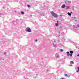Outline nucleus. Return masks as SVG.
Listing matches in <instances>:
<instances>
[{"label": "nucleus", "instance_id": "1", "mask_svg": "<svg viewBox=\"0 0 79 79\" xmlns=\"http://www.w3.org/2000/svg\"><path fill=\"white\" fill-rule=\"evenodd\" d=\"M51 13L52 15L54 17L56 18H57L58 16V15H57V14H56L54 13V11H52L51 12Z\"/></svg>", "mask_w": 79, "mask_h": 79}, {"label": "nucleus", "instance_id": "2", "mask_svg": "<svg viewBox=\"0 0 79 79\" xmlns=\"http://www.w3.org/2000/svg\"><path fill=\"white\" fill-rule=\"evenodd\" d=\"M25 31L28 32H32L31 29V28H29V27H27L25 29Z\"/></svg>", "mask_w": 79, "mask_h": 79}, {"label": "nucleus", "instance_id": "3", "mask_svg": "<svg viewBox=\"0 0 79 79\" xmlns=\"http://www.w3.org/2000/svg\"><path fill=\"white\" fill-rule=\"evenodd\" d=\"M55 56L56 58H60V56L59 55V54L58 53H56V54Z\"/></svg>", "mask_w": 79, "mask_h": 79}, {"label": "nucleus", "instance_id": "4", "mask_svg": "<svg viewBox=\"0 0 79 79\" xmlns=\"http://www.w3.org/2000/svg\"><path fill=\"white\" fill-rule=\"evenodd\" d=\"M66 7V5L65 4H63L62 6H61L62 8H64Z\"/></svg>", "mask_w": 79, "mask_h": 79}, {"label": "nucleus", "instance_id": "5", "mask_svg": "<svg viewBox=\"0 0 79 79\" xmlns=\"http://www.w3.org/2000/svg\"><path fill=\"white\" fill-rule=\"evenodd\" d=\"M19 15H20L21 14H22V15H24V12L23 11H21V13H19Z\"/></svg>", "mask_w": 79, "mask_h": 79}, {"label": "nucleus", "instance_id": "6", "mask_svg": "<svg viewBox=\"0 0 79 79\" xmlns=\"http://www.w3.org/2000/svg\"><path fill=\"white\" fill-rule=\"evenodd\" d=\"M57 23H55V26H58V24H59V23H58V21H57Z\"/></svg>", "mask_w": 79, "mask_h": 79}, {"label": "nucleus", "instance_id": "7", "mask_svg": "<svg viewBox=\"0 0 79 79\" xmlns=\"http://www.w3.org/2000/svg\"><path fill=\"white\" fill-rule=\"evenodd\" d=\"M70 55H71V54L72 55V54H73V53H74V51H70Z\"/></svg>", "mask_w": 79, "mask_h": 79}, {"label": "nucleus", "instance_id": "8", "mask_svg": "<svg viewBox=\"0 0 79 79\" xmlns=\"http://www.w3.org/2000/svg\"><path fill=\"white\" fill-rule=\"evenodd\" d=\"M67 56H73V55L72 54H67Z\"/></svg>", "mask_w": 79, "mask_h": 79}, {"label": "nucleus", "instance_id": "9", "mask_svg": "<svg viewBox=\"0 0 79 79\" xmlns=\"http://www.w3.org/2000/svg\"><path fill=\"white\" fill-rule=\"evenodd\" d=\"M66 9H69L70 8V7H69V6H66Z\"/></svg>", "mask_w": 79, "mask_h": 79}, {"label": "nucleus", "instance_id": "10", "mask_svg": "<svg viewBox=\"0 0 79 79\" xmlns=\"http://www.w3.org/2000/svg\"><path fill=\"white\" fill-rule=\"evenodd\" d=\"M65 76H66V77H69V76L67 74H64Z\"/></svg>", "mask_w": 79, "mask_h": 79}, {"label": "nucleus", "instance_id": "11", "mask_svg": "<svg viewBox=\"0 0 79 79\" xmlns=\"http://www.w3.org/2000/svg\"><path fill=\"white\" fill-rule=\"evenodd\" d=\"M70 64H74V62L73 61H70Z\"/></svg>", "mask_w": 79, "mask_h": 79}, {"label": "nucleus", "instance_id": "12", "mask_svg": "<svg viewBox=\"0 0 79 79\" xmlns=\"http://www.w3.org/2000/svg\"><path fill=\"white\" fill-rule=\"evenodd\" d=\"M67 14L69 15V16H71V14L69 12H68Z\"/></svg>", "mask_w": 79, "mask_h": 79}, {"label": "nucleus", "instance_id": "13", "mask_svg": "<svg viewBox=\"0 0 79 79\" xmlns=\"http://www.w3.org/2000/svg\"><path fill=\"white\" fill-rule=\"evenodd\" d=\"M77 69L78 70H77V73H78V72H79V67H77Z\"/></svg>", "mask_w": 79, "mask_h": 79}, {"label": "nucleus", "instance_id": "14", "mask_svg": "<svg viewBox=\"0 0 79 79\" xmlns=\"http://www.w3.org/2000/svg\"><path fill=\"white\" fill-rule=\"evenodd\" d=\"M6 52H4V55H6Z\"/></svg>", "mask_w": 79, "mask_h": 79}, {"label": "nucleus", "instance_id": "15", "mask_svg": "<svg viewBox=\"0 0 79 79\" xmlns=\"http://www.w3.org/2000/svg\"><path fill=\"white\" fill-rule=\"evenodd\" d=\"M27 6L28 8H30V7H31V6H30V5H27Z\"/></svg>", "mask_w": 79, "mask_h": 79}, {"label": "nucleus", "instance_id": "16", "mask_svg": "<svg viewBox=\"0 0 79 79\" xmlns=\"http://www.w3.org/2000/svg\"><path fill=\"white\" fill-rule=\"evenodd\" d=\"M77 27H76L75 26H73V27H74V28H75V27H76V28H77Z\"/></svg>", "mask_w": 79, "mask_h": 79}, {"label": "nucleus", "instance_id": "17", "mask_svg": "<svg viewBox=\"0 0 79 79\" xmlns=\"http://www.w3.org/2000/svg\"><path fill=\"white\" fill-rule=\"evenodd\" d=\"M53 45L54 46V47H56V44H54V43H53Z\"/></svg>", "mask_w": 79, "mask_h": 79}, {"label": "nucleus", "instance_id": "18", "mask_svg": "<svg viewBox=\"0 0 79 79\" xmlns=\"http://www.w3.org/2000/svg\"><path fill=\"white\" fill-rule=\"evenodd\" d=\"M63 50H64L63 49H60V52H61L63 51Z\"/></svg>", "mask_w": 79, "mask_h": 79}, {"label": "nucleus", "instance_id": "19", "mask_svg": "<svg viewBox=\"0 0 79 79\" xmlns=\"http://www.w3.org/2000/svg\"><path fill=\"white\" fill-rule=\"evenodd\" d=\"M2 15H3V14H0V17H1V16H2Z\"/></svg>", "mask_w": 79, "mask_h": 79}, {"label": "nucleus", "instance_id": "20", "mask_svg": "<svg viewBox=\"0 0 79 79\" xmlns=\"http://www.w3.org/2000/svg\"><path fill=\"white\" fill-rule=\"evenodd\" d=\"M66 53H67V54H69V52H67Z\"/></svg>", "mask_w": 79, "mask_h": 79}, {"label": "nucleus", "instance_id": "21", "mask_svg": "<svg viewBox=\"0 0 79 79\" xmlns=\"http://www.w3.org/2000/svg\"><path fill=\"white\" fill-rule=\"evenodd\" d=\"M60 79H65L64 78H61Z\"/></svg>", "mask_w": 79, "mask_h": 79}, {"label": "nucleus", "instance_id": "22", "mask_svg": "<svg viewBox=\"0 0 79 79\" xmlns=\"http://www.w3.org/2000/svg\"><path fill=\"white\" fill-rule=\"evenodd\" d=\"M60 29H62L63 28H62V27H61V26H60Z\"/></svg>", "mask_w": 79, "mask_h": 79}, {"label": "nucleus", "instance_id": "23", "mask_svg": "<svg viewBox=\"0 0 79 79\" xmlns=\"http://www.w3.org/2000/svg\"><path fill=\"white\" fill-rule=\"evenodd\" d=\"M37 40L36 39L35 40V42H37Z\"/></svg>", "mask_w": 79, "mask_h": 79}, {"label": "nucleus", "instance_id": "24", "mask_svg": "<svg viewBox=\"0 0 79 79\" xmlns=\"http://www.w3.org/2000/svg\"><path fill=\"white\" fill-rule=\"evenodd\" d=\"M69 66H72V64H71V65H69Z\"/></svg>", "mask_w": 79, "mask_h": 79}, {"label": "nucleus", "instance_id": "25", "mask_svg": "<svg viewBox=\"0 0 79 79\" xmlns=\"http://www.w3.org/2000/svg\"><path fill=\"white\" fill-rule=\"evenodd\" d=\"M77 56H79V54H78L77 55Z\"/></svg>", "mask_w": 79, "mask_h": 79}, {"label": "nucleus", "instance_id": "26", "mask_svg": "<svg viewBox=\"0 0 79 79\" xmlns=\"http://www.w3.org/2000/svg\"><path fill=\"white\" fill-rule=\"evenodd\" d=\"M68 3H71V2H69V1L68 2Z\"/></svg>", "mask_w": 79, "mask_h": 79}, {"label": "nucleus", "instance_id": "27", "mask_svg": "<svg viewBox=\"0 0 79 79\" xmlns=\"http://www.w3.org/2000/svg\"><path fill=\"white\" fill-rule=\"evenodd\" d=\"M78 27H79V25H78Z\"/></svg>", "mask_w": 79, "mask_h": 79}, {"label": "nucleus", "instance_id": "28", "mask_svg": "<svg viewBox=\"0 0 79 79\" xmlns=\"http://www.w3.org/2000/svg\"><path fill=\"white\" fill-rule=\"evenodd\" d=\"M5 42H6L4 41V42L3 43H4V44H5Z\"/></svg>", "mask_w": 79, "mask_h": 79}, {"label": "nucleus", "instance_id": "29", "mask_svg": "<svg viewBox=\"0 0 79 79\" xmlns=\"http://www.w3.org/2000/svg\"><path fill=\"white\" fill-rule=\"evenodd\" d=\"M16 10H15V13H16Z\"/></svg>", "mask_w": 79, "mask_h": 79}, {"label": "nucleus", "instance_id": "30", "mask_svg": "<svg viewBox=\"0 0 79 79\" xmlns=\"http://www.w3.org/2000/svg\"><path fill=\"white\" fill-rule=\"evenodd\" d=\"M70 14H71V13H72V12H70Z\"/></svg>", "mask_w": 79, "mask_h": 79}, {"label": "nucleus", "instance_id": "31", "mask_svg": "<svg viewBox=\"0 0 79 79\" xmlns=\"http://www.w3.org/2000/svg\"><path fill=\"white\" fill-rule=\"evenodd\" d=\"M44 7H45V6H45V5H44Z\"/></svg>", "mask_w": 79, "mask_h": 79}, {"label": "nucleus", "instance_id": "32", "mask_svg": "<svg viewBox=\"0 0 79 79\" xmlns=\"http://www.w3.org/2000/svg\"><path fill=\"white\" fill-rule=\"evenodd\" d=\"M47 71H48V69H47Z\"/></svg>", "mask_w": 79, "mask_h": 79}, {"label": "nucleus", "instance_id": "33", "mask_svg": "<svg viewBox=\"0 0 79 79\" xmlns=\"http://www.w3.org/2000/svg\"><path fill=\"white\" fill-rule=\"evenodd\" d=\"M41 15H44V14H41Z\"/></svg>", "mask_w": 79, "mask_h": 79}, {"label": "nucleus", "instance_id": "34", "mask_svg": "<svg viewBox=\"0 0 79 79\" xmlns=\"http://www.w3.org/2000/svg\"><path fill=\"white\" fill-rule=\"evenodd\" d=\"M60 16H62L61 15H60Z\"/></svg>", "mask_w": 79, "mask_h": 79}, {"label": "nucleus", "instance_id": "35", "mask_svg": "<svg viewBox=\"0 0 79 79\" xmlns=\"http://www.w3.org/2000/svg\"><path fill=\"white\" fill-rule=\"evenodd\" d=\"M56 42V40H55L54 41V42Z\"/></svg>", "mask_w": 79, "mask_h": 79}, {"label": "nucleus", "instance_id": "36", "mask_svg": "<svg viewBox=\"0 0 79 79\" xmlns=\"http://www.w3.org/2000/svg\"><path fill=\"white\" fill-rule=\"evenodd\" d=\"M59 33H60V31H59Z\"/></svg>", "mask_w": 79, "mask_h": 79}, {"label": "nucleus", "instance_id": "37", "mask_svg": "<svg viewBox=\"0 0 79 79\" xmlns=\"http://www.w3.org/2000/svg\"><path fill=\"white\" fill-rule=\"evenodd\" d=\"M74 18L75 19H76V17H74Z\"/></svg>", "mask_w": 79, "mask_h": 79}, {"label": "nucleus", "instance_id": "38", "mask_svg": "<svg viewBox=\"0 0 79 79\" xmlns=\"http://www.w3.org/2000/svg\"><path fill=\"white\" fill-rule=\"evenodd\" d=\"M0 60H2V59H0Z\"/></svg>", "mask_w": 79, "mask_h": 79}, {"label": "nucleus", "instance_id": "39", "mask_svg": "<svg viewBox=\"0 0 79 79\" xmlns=\"http://www.w3.org/2000/svg\"><path fill=\"white\" fill-rule=\"evenodd\" d=\"M66 2H65V3H66Z\"/></svg>", "mask_w": 79, "mask_h": 79}, {"label": "nucleus", "instance_id": "40", "mask_svg": "<svg viewBox=\"0 0 79 79\" xmlns=\"http://www.w3.org/2000/svg\"><path fill=\"white\" fill-rule=\"evenodd\" d=\"M44 4H45V3H44Z\"/></svg>", "mask_w": 79, "mask_h": 79}, {"label": "nucleus", "instance_id": "41", "mask_svg": "<svg viewBox=\"0 0 79 79\" xmlns=\"http://www.w3.org/2000/svg\"><path fill=\"white\" fill-rule=\"evenodd\" d=\"M9 49H10V48H9Z\"/></svg>", "mask_w": 79, "mask_h": 79}, {"label": "nucleus", "instance_id": "42", "mask_svg": "<svg viewBox=\"0 0 79 79\" xmlns=\"http://www.w3.org/2000/svg\"><path fill=\"white\" fill-rule=\"evenodd\" d=\"M11 48L12 49V48H11Z\"/></svg>", "mask_w": 79, "mask_h": 79}]
</instances>
